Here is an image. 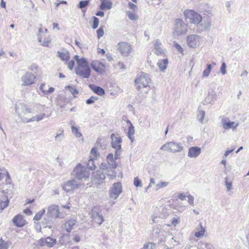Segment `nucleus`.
Returning a JSON list of instances; mask_svg holds the SVG:
<instances>
[{
	"instance_id": "nucleus-1",
	"label": "nucleus",
	"mask_w": 249,
	"mask_h": 249,
	"mask_svg": "<svg viewBox=\"0 0 249 249\" xmlns=\"http://www.w3.org/2000/svg\"><path fill=\"white\" fill-rule=\"evenodd\" d=\"M135 84L137 86L138 90L143 91L144 94L146 95L150 90L149 83L151 82V79L149 76L145 73H141L138 74L135 80Z\"/></svg>"
},
{
	"instance_id": "nucleus-2",
	"label": "nucleus",
	"mask_w": 249,
	"mask_h": 249,
	"mask_svg": "<svg viewBox=\"0 0 249 249\" xmlns=\"http://www.w3.org/2000/svg\"><path fill=\"white\" fill-rule=\"evenodd\" d=\"M66 214L61 212L59 209V206L57 205L52 204L49 206L47 209V212L46 213V217H47L46 219L47 222H49L52 221L53 219L56 218H63Z\"/></svg>"
},
{
	"instance_id": "nucleus-3",
	"label": "nucleus",
	"mask_w": 249,
	"mask_h": 249,
	"mask_svg": "<svg viewBox=\"0 0 249 249\" xmlns=\"http://www.w3.org/2000/svg\"><path fill=\"white\" fill-rule=\"evenodd\" d=\"M186 21L197 25L202 21V17L198 13L192 10H186L183 13Z\"/></svg>"
},
{
	"instance_id": "nucleus-4",
	"label": "nucleus",
	"mask_w": 249,
	"mask_h": 249,
	"mask_svg": "<svg viewBox=\"0 0 249 249\" xmlns=\"http://www.w3.org/2000/svg\"><path fill=\"white\" fill-rule=\"evenodd\" d=\"M73 175L78 179H86L89 178L90 173L86 165L78 164L73 170Z\"/></svg>"
},
{
	"instance_id": "nucleus-5",
	"label": "nucleus",
	"mask_w": 249,
	"mask_h": 249,
	"mask_svg": "<svg viewBox=\"0 0 249 249\" xmlns=\"http://www.w3.org/2000/svg\"><path fill=\"white\" fill-rule=\"evenodd\" d=\"M160 150L166 152L175 153L181 152L183 150V146L180 143L170 142L164 144L160 147Z\"/></svg>"
},
{
	"instance_id": "nucleus-6",
	"label": "nucleus",
	"mask_w": 249,
	"mask_h": 249,
	"mask_svg": "<svg viewBox=\"0 0 249 249\" xmlns=\"http://www.w3.org/2000/svg\"><path fill=\"white\" fill-rule=\"evenodd\" d=\"M111 147L115 149V158L118 159L122 152V148L121 147V143L122 142V139L120 137H117L114 134L111 135Z\"/></svg>"
},
{
	"instance_id": "nucleus-7",
	"label": "nucleus",
	"mask_w": 249,
	"mask_h": 249,
	"mask_svg": "<svg viewBox=\"0 0 249 249\" xmlns=\"http://www.w3.org/2000/svg\"><path fill=\"white\" fill-rule=\"evenodd\" d=\"M159 241L160 243L164 242L167 249H172L177 246L178 242L175 240L171 234L164 232L163 234L159 235Z\"/></svg>"
},
{
	"instance_id": "nucleus-8",
	"label": "nucleus",
	"mask_w": 249,
	"mask_h": 249,
	"mask_svg": "<svg viewBox=\"0 0 249 249\" xmlns=\"http://www.w3.org/2000/svg\"><path fill=\"white\" fill-rule=\"evenodd\" d=\"M100 212L99 207H94L89 213L92 221L98 225H101L104 221V218L103 215L100 213Z\"/></svg>"
},
{
	"instance_id": "nucleus-9",
	"label": "nucleus",
	"mask_w": 249,
	"mask_h": 249,
	"mask_svg": "<svg viewBox=\"0 0 249 249\" xmlns=\"http://www.w3.org/2000/svg\"><path fill=\"white\" fill-rule=\"evenodd\" d=\"M188 25L179 18L176 19L174 26V33L177 35H182L186 33L187 32Z\"/></svg>"
},
{
	"instance_id": "nucleus-10",
	"label": "nucleus",
	"mask_w": 249,
	"mask_h": 249,
	"mask_svg": "<svg viewBox=\"0 0 249 249\" xmlns=\"http://www.w3.org/2000/svg\"><path fill=\"white\" fill-rule=\"evenodd\" d=\"M22 86H28L34 84L36 81V76L31 72H26L21 77Z\"/></svg>"
},
{
	"instance_id": "nucleus-11",
	"label": "nucleus",
	"mask_w": 249,
	"mask_h": 249,
	"mask_svg": "<svg viewBox=\"0 0 249 249\" xmlns=\"http://www.w3.org/2000/svg\"><path fill=\"white\" fill-rule=\"evenodd\" d=\"M221 123L223 128L225 130L230 129L234 130L239 125V123L231 121L228 117H223L221 118Z\"/></svg>"
},
{
	"instance_id": "nucleus-12",
	"label": "nucleus",
	"mask_w": 249,
	"mask_h": 249,
	"mask_svg": "<svg viewBox=\"0 0 249 249\" xmlns=\"http://www.w3.org/2000/svg\"><path fill=\"white\" fill-rule=\"evenodd\" d=\"M201 37L197 35H191L187 37V43L190 48H195L200 44Z\"/></svg>"
},
{
	"instance_id": "nucleus-13",
	"label": "nucleus",
	"mask_w": 249,
	"mask_h": 249,
	"mask_svg": "<svg viewBox=\"0 0 249 249\" xmlns=\"http://www.w3.org/2000/svg\"><path fill=\"white\" fill-rule=\"evenodd\" d=\"M122 192V186L120 182L115 183L113 184L109 191V196L114 199L118 198Z\"/></svg>"
},
{
	"instance_id": "nucleus-14",
	"label": "nucleus",
	"mask_w": 249,
	"mask_h": 249,
	"mask_svg": "<svg viewBox=\"0 0 249 249\" xmlns=\"http://www.w3.org/2000/svg\"><path fill=\"white\" fill-rule=\"evenodd\" d=\"M116 168L108 166L106 163H102L100 168L101 170L104 171L112 179H114L116 177V172L115 171Z\"/></svg>"
},
{
	"instance_id": "nucleus-15",
	"label": "nucleus",
	"mask_w": 249,
	"mask_h": 249,
	"mask_svg": "<svg viewBox=\"0 0 249 249\" xmlns=\"http://www.w3.org/2000/svg\"><path fill=\"white\" fill-rule=\"evenodd\" d=\"M38 244L41 246H47L49 248L53 247L56 243L55 238L48 236L46 238H41L38 241Z\"/></svg>"
},
{
	"instance_id": "nucleus-16",
	"label": "nucleus",
	"mask_w": 249,
	"mask_h": 249,
	"mask_svg": "<svg viewBox=\"0 0 249 249\" xmlns=\"http://www.w3.org/2000/svg\"><path fill=\"white\" fill-rule=\"evenodd\" d=\"M119 50L125 56H128L132 50L131 46L126 42H121L118 44Z\"/></svg>"
},
{
	"instance_id": "nucleus-17",
	"label": "nucleus",
	"mask_w": 249,
	"mask_h": 249,
	"mask_svg": "<svg viewBox=\"0 0 249 249\" xmlns=\"http://www.w3.org/2000/svg\"><path fill=\"white\" fill-rule=\"evenodd\" d=\"M90 66L93 70L99 73L102 74L105 71V65L98 60L93 61L90 64Z\"/></svg>"
},
{
	"instance_id": "nucleus-18",
	"label": "nucleus",
	"mask_w": 249,
	"mask_h": 249,
	"mask_svg": "<svg viewBox=\"0 0 249 249\" xmlns=\"http://www.w3.org/2000/svg\"><path fill=\"white\" fill-rule=\"evenodd\" d=\"M79 184L75 179L68 181L63 186V189L67 192H70L79 187Z\"/></svg>"
},
{
	"instance_id": "nucleus-19",
	"label": "nucleus",
	"mask_w": 249,
	"mask_h": 249,
	"mask_svg": "<svg viewBox=\"0 0 249 249\" xmlns=\"http://www.w3.org/2000/svg\"><path fill=\"white\" fill-rule=\"evenodd\" d=\"M153 43L154 47L155 53L157 55H164L165 54V50L162 48L161 43L160 42V40H154Z\"/></svg>"
},
{
	"instance_id": "nucleus-20",
	"label": "nucleus",
	"mask_w": 249,
	"mask_h": 249,
	"mask_svg": "<svg viewBox=\"0 0 249 249\" xmlns=\"http://www.w3.org/2000/svg\"><path fill=\"white\" fill-rule=\"evenodd\" d=\"M74 58V59L76 61V62L78 65L77 67L75 69H78V72L79 74H83V73H82L81 69L82 68V67L89 66L87 61L84 58L79 59L78 55H75Z\"/></svg>"
},
{
	"instance_id": "nucleus-21",
	"label": "nucleus",
	"mask_w": 249,
	"mask_h": 249,
	"mask_svg": "<svg viewBox=\"0 0 249 249\" xmlns=\"http://www.w3.org/2000/svg\"><path fill=\"white\" fill-rule=\"evenodd\" d=\"M201 152V149L198 146H192L189 148L188 157L190 158H196Z\"/></svg>"
},
{
	"instance_id": "nucleus-22",
	"label": "nucleus",
	"mask_w": 249,
	"mask_h": 249,
	"mask_svg": "<svg viewBox=\"0 0 249 249\" xmlns=\"http://www.w3.org/2000/svg\"><path fill=\"white\" fill-rule=\"evenodd\" d=\"M13 223L18 227H22L26 224V222L23 218V216L21 214H18L12 219Z\"/></svg>"
},
{
	"instance_id": "nucleus-23",
	"label": "nucleus",
	"mask_w": 249,
	"mask_h": 249,
	"mask_svg": "<svg viewBox=\"0 0 249 249\" xmlns=\"http://www.w3.org/2000/svg\"><path fill=\"white\" fill-rule=\"evenodd\" d=\"M16 113L18 116H20L21 113L26 114L31 112V110L26 105L20 104L18 105H16L15 107Z\"/></svg>"
},
{
	"instance_id": "nucleus-24",
	"label": "nucleus",
	"mask_w": 249,
	"mask_h": 249,
	"mask_svg": "<svg viewBox=\"0 0 249 249\" xmlns=\"http://www.w3.org/2000/svg\"><path fill=\"white\" fill-rule=\"evenodd\" d=\"M77 220L73 218H71L67 220L64 223L63 226L64 228L67 232H70L73 228V227L76 225Z\"/></svg>"
},
{
	"instance_id": "nucleus-25",
	"label": "nucleus",
	"mask_w": 249,
	"mask_h": 249,
	"mask_svg": "<svg viewBox=\"0 0 249 249\" xmlns=\"http://www.w3.org/2000/svg\"><path fill=\"white\" fill-rule=\"evenodd\" d=\"M116 159L115 158V156H113V154L110 153L108 154L107 157V165L108 166L112 167L113 168H117L118 164L116 162Z\"/></svg>"
},
{
	"instance_id": "nucleus-26",
	"label": "nucleus",
	"mask_w": 249,
	"mask_h": 249,
	"mask_svg": "<svg viewBox=\"0 0 249 249\" xmlns=\"http://www.w3.org/2000/svg\"><path fill=\"white\" fill-rule=\"evenodd\" d=\"M81 71L82 73H83V74H79L78 72V69H75L76 73L78 75L80 76L83 78H88L90 76L91 71L89 66L82 67V68L81 69Z\"/></svg>"
},
{
	"instance_id": "nucleus-27",
	"label": "nucleus",
	"mask_w": 249,
	"mask_h": 249,
	"mask_svg": "<svg viewBox=\"0 0 249 249\" xmlns=\"http://www.w3.org/2000/svg\"><path fill=\"white\" fill-rule=\"evenodd\" d=\"M217 96L215 91L213 89H210L206 98V101L209 103H212L217 99Z\"/></svg>"
},
{
	"instance_id": "nucleus-28",
	"label": "nucleus",
	"mask_w": 249,
	"mask_h": 249,
	"mask_svg": "<svg viewBox=\"0 0 249 249\" xmlns=\"http://www.w3.org/2000/svg\"><path fill=\"white\" fill-rule=\"evenodd\" d=\"M65 139L64 131L63 129H60L54 136V142L56 143H60Z\"/></svg>"
},
{
	"instance_id": "nucleus-29",
	"label": "nucleus",
	"mask_w": 249,
	"mask_h": 249,
	"mask_svg": "<svg viewBox=\"0 0 249 249\" xmlns=\"http://www.w3.org/2000/svg\"><path fill=\"white\" fill-rule=\"evenodd\" d=\"M40 89L44 95H47L53 93L54 91V89L53 87H49L45 84H42L40 86Z\"/></svg>"
},
{
	"instance_id": "nucleus-30",
	"label": "nucleus",
	"mask_w": 249,
	"mask_h": 249,
	"mask_svg": "<svg viewBox=\"0 0 249 249\" xmlns=\"http://www.w3.org/2000/svg\"><path fill=\"white\" fill-rule=\"evenodd\" d=\"M101 3L100 6V9L102 10H109L113 5L112 2L111 0H100Z\"/></svg>"
},
{
	"instance_id": "nucleus-31",
	"label": "nucleus",
	"mask_w": 249,
	"mask_h": 249,
	"mask_svg": "<svg viewBox=\"0 0 249 249\" xmlns=\"http://www.w3.org/2000/svg\"><path fill=\"white\" fill-rule=\"evenodd\" d=\"M58 57L62 61H67L70 57V54L68 51L63 50L57 52Z\"/></svg>"
},
{
	"instance_id": "nucleus-32",
	"label": "nucleus",
	"mask_w": 249,
	"mask_h": 249,
	"mask_svg": "<svg viewBox=\"0 0 249 249\" xmlns=\"http://www.w3.org/2000/svg\"><path fill=\"white\" fill-rule=\"evenodd\" d=\"M198 247L199 249H215L212 244L208 242H200Z\"/></svg>"
},
{
	"instance_id": "nucleus-33",
	"label": "nucleus",
	"mask_w": 249,
	"mask_h": 249,
	"mask_svg": "<svg viewBox=\"0 0 249 249\" xmlns=\"http://www.w3.org/2000/svg\"><path fill=\"white\" fill-rule=\"evenodd\" d=\"M89 87L94 92L99 95L102 96L105 94L104 89L100 87H98L94 85H90Z\"/></svg>"
},
{
	"instance_id": "nucleus-34",
	"label": "nucleus",
	"mask_w": 249,
	"mask_h": 249,
	"mask_svg": "<svg viewBox=\"0 0 249 249\" xmlns=\"http://www.w3.org/2000/svg\"><path fill=\"white\" fill-rule=\"evenodd\" d=\"M105 172L103 173L100 171H98L95 172L93 175L94 179L96 180L99 183L100 182L103 181L105 178Z\"/></svg>"
},
{
	"instance_id": "nucleus-35",
	"label": "nucleus",
	"mask_w": 249,
	"mask_h": 249,
	"mask_svg": "<svg viewBox=\"0 0 249 249\" xmlns=\"http://www.w3.org/2000/svg\"><path fill=\"white\" fill-rule=\"evenodd\" d=\"M197 231L195 232L194 235L196 237L199 238L203 236L206 231L205 229L203 227L202 223H199V228H196Z\"/></svg>"
},
{
	"instance_id": "nucleus-36",
	"label": "nucleus",
	"mask_w": 249,
	"mask_h": 249,
	"mask_svg": "<svg viewBox=\"0 0 249 249\" xmlns=\"http://www.w3.org/2000/svg\"><path fill=\"white\" fill-rule=\"evenodd\" d=\"M168 63V60L167 59L160 60L157 63L159 69L161 71H164L167 67V65Z\"/></svg>"
},
{
	"instance_id": "nucleus-37",
	"label": "nucleus",
	"mask_w": 249,
	"mask_h": 249,
	"mask_svg": "<svg viewBox=\"0 0 249 249\" xmlns=\"http://www.w3.org/2000/svg\"><path fill=\"white\" fill-rule=\"evenodd\" d=\"M135 133L134 127L132 124H130V126L128 127V131L127 132V136L129 139L131 140V142H133L134 140V135Z\"/></svg>"
},
{
	"instance_id": "nucleus-38",
	"label": "nucleus",
	"mask_w": 249,
	"mask_h": 249,
	"mask_svg": "<svg viewBox=\"0 0 249 249\" xmlns=\"http://www.w3.org/2000/svg\"><path fill=\"white\" fill-rule=\"evenodd\" d=\"M212 25L211 21L209 19L204 20L200 24L202 29L204 30H209Z\"/></svg>"
},
{
	"instance_id": "nucleus-39",
	"label": "nucleus",
	"mask_w": 249,
	"mask_h": 249,
	"mask_svg": "<svg viewBox=\"0 0 249 249\" xmlns=\"http://www.w3.org/2000/svg\"><path fill=\"white\" fill-rule=\"evenodd\" d=\"M126 15L131 20L135 21L139 18V16L132 11H128L126 12Z\"/></svg>"
},
{
	"instance_id": "nucleus-40",
	"label": "nucleus",
	"mask_w": 249,
	"mask_h": 249,
	"mask_svg": "<svg viewBox=\"0 0 249 249\" xmlns=\"http://www.w3.org/2000/svg\"><path fill=\"white\" fill-rule=\"evenodd\" d=\"M9 200L8 198H0V208L1 210H3L9 205Z\"/></svg>"
},
{
	"instance_id": "nucleus-41",
	"label": "nucleus",
	"mask_w": 249,
	"mask_h": 249,
	"mask_svg": "<svg viewBox=\"0 0 249 249\" xmlns=\"http://www.w3.org/2000/svg\"><path fill=\"white\" fill-rule=\"evenodd\" d=\"M170 221L171 224L168 225V226H171V225H173L174 226L176 227L180 222V218L179 216L176 215L175 216L172 218Z\"/></svg>"
},
{
	"instance_id": "nucleus-42",
	"label": "nucleus",
	"mask_w": 249,
	"mask_h": 249,
	"mask_svg": "<svg viewBox=\"0 0 249 249\" xmlns=\"http://www.w3.org/2000/svg\"><path fill=\"white\" fill-rule=\"evenodd\" d=\"M94 160L95 159H94L90 158V159L89 160L87 165H86L89 170V169L90 170H93L96 169V166L94 163Z\"/></svg>"
},
{
	"instance_id": "nucleus-43",
	"label": "nucleus",
	"mask_w": 249,
	"mask_h": 249,
	"mask_svg": "<svg viewBox=\"0 0 249 249\" xmlns=\"http://www.w3.org/2000/svg\"><path fill=\"white\" fill-rule=\"evenodd\" d=\"M90 155V158L97 159V157L99 156V153L98 152L97 148L93 147L91 149Z\"/></svg>"
},
{
	"instance_id": "nucleus-44",
	"label": "nucleus",
	"mask_w": 249,
	"mask_h": 249,
	"mask_svg": "<svg viewBox=\"0 0 249 249\" xmlns=\"http://www.w3.org/2000/svg\"><path fill=\"white\" fill-rule=\"evenodd\" d=\"M212 68L211 65H208L206 69L203 71L202 77H207L211 72Z\"/></svg>"
},
{
	"instance_id": "nucleus-45",
	"label": "nucleus",
	"mask_w": 249,
	"mask_h": 249,
	"mask_svg": "<svg viewBox=\"0 0 249 249\" xmlns=\"http://www.w3.org/2000/svg\"><path fill=\"white\" fill-rule=\"evenodd\" d=\"M71 131L74 134L76 138H79L82 137V134L77 127H75L74 126H72Z\"/></svg>"
},
{
	"instance_id": "nucleus-46",
	"label": "nucleus",
	"mask_w": 249,
	"mask_h": 249,
	"mask_svg": "<svg viewBox=\"0 0 249 249\" xmlns=\"http://www.w3.org/2000/svg\"><path fill=\"white\" fill-rule=\"evenodd\" d=\"M45 212V209H43L39 212H38L34 216V220L36 221H38L41 219L42 215L44 214Z\"/></svg>"
},
{
	"instance_id": "nucleus-47",
	"label": "nucleus",
	"mask_w": 249,
	"mask_h": 249,
	"mask_svg": "<svg viewBox=\"0 0 249 249\" xmlns=\"http://www.w3.org/2000/svg\"><path fill=\"white\" fill-rule=\"evenodd\" d=\"M205 115V112L204 111L200 110L198 111V114H197V119L198 120V121L201 123H203V119L204 118Z\"/></svg>"
},
{
	"instance_id": "nucleus-48",
	"label": "nucleus",
	"mask_w": 249,
	"mask_h": 249,
	"mask_svg": "<svg viewBox=\"0 0 249 249\" xmlns=\"http://www.w3.org/2000/svg\"><path fill=\"white\" fill-rule=\"evenodd\" d=\"M65 89H68L74 97H76V95L78 93V91L75 88L70 86H66Z\"/></svg>"
},
{
	"instance_id": "nucleus-49",
	"label": "nucleus",
	"mask_w": 249,
	"mask_h": 249,
	"mask_svg": "<svg viewBox=\"0 0 249 249\" xmlns=\"http://www.w3.org/2000/svg\"><path fill=\"white\" fill-rule=\"evenodd\" d=\"M8 248L9 245L8 243L1 238L0 239V249H8Z\"/></svg>"
},
{
	"instance_id": "nucleus-50",
	"label": "nucleus",
	"mask_w": 249,
	"mask_h": 249,
	"mask_svg": "<svg viewBox=\"0 0 249 249\" xmlns=\"http://www.w3.org/2000/svg\"><path fill=\"white\" fill-rule=\"evenodd\" d=\"M173 46L177 49V50L180 53H183L184 50L182 47L177 42H173Z\"/></svg>"
},
{
	"instance_id": "nucleus-51",
	"label": "nucleus",
	"mask_w": 249,
	"mask_h": 249,
	"mask_svg": "<svg viewBox=\"0 0 249 249\" xmlns=\"http://www.w3.org/2000/svg\"><path fill=\"white\" fill-rule=\"evenodd\" d=\"M226 64L225 62H223L220 67V71L222 75H225L227 73Z\"/></svg>"
},
{
	"instance_id": "nucleus-52",
	"label": "nucleus",
	"mask_w": 249,
	"mask_h": 249,
	"mask_svg": "<svg viewBox=\"0 0 249 249\" xmlns=\"http://www.w3.org/2000/svg\"><path fill=\"white\" fill-rule=\"evenodd\" d=\"M98 100V97L95 96H91L89 99L86 100V104L90 105L94 103V102Z\"/></svg>"
},
{
	"instance_id": "nucleus-53",
	"label": "nucleus",
	"mask_w": 249,
	"mask_h": 249,
	"mask_svg": "<svg viewBox=\"0 0 249 249\" xmlns=\"http://www.w3.org/2000/svg\"><path fill=\"white\" fill-rule=\"evenodd\" d=\"M155 247V245L154 243H149L144 244L143 248L142 249H154Z\"/></svg>"
},
{
	"instance_id": "nucleus-54",
	"label": "nucleus",
	"mask_w": 249,
	"mask_h": 249,
	"mask_svg": "<svg viewBox=\"0 0 249 249\" xmlns=\"http://www.w3.org/2000/svg\"><path fill=\"white\" fill-rule=\"evenodd\" d=\"M134 185L136 187H142V183L141 181L139 179L138 177H135L134 179Z\"/></svg>"
},
{
	"instance_id": "nucleus-55",
	"label": "nucleus",
	"mask_w": 249,
	"mask_h": 249,
	"mask_svg": "<svg viewBox=\"0 0 249 249\" xmlns=\"http://www.w3.org/2000/svg\"><path fill=\"white\" fill-rule=\"evenodd\" d=\"M99 19L97 18L94 17H93V25H92V28L93 29H96L97 28V27L99 25Z\"/></svg>"
},
{
	"instance_id": "nucleus-56",
	"label": "nucleus",
	"mask_w": 249,
	"mask_h": 249,
	"mask_svg": "<svg viewBox=\"0 0 249 249\" xmlns=\"http://www.w3.org/2000/svg\"><path fill=\"white\" fill-rule=\"evenodd\" d=\"M97 37L98 39L102 37L104 35V31L102 28L100 27L97 30Z\"/></svg>"
},
{
	"instance_id": "nucleus-57",
	"label": "nucleus",
	"mask_w": 249,
	"mask_h": 249,
	"mask_svg": "<svg viewBox=\"0 0 249 249\" xmlns=\"http://www.w3.org/2000/svg\"><path fill=\"white\" fill-rule=\"evenodd\" d=\"M69 234H63L62 236H61L60 238V242H61V244H63V245H65V244H66L67 243H69V241H63V239L64 238H67V239H69Z\"/></svg>"
},
{
	"instance_id": "nucleus-58",
	"label": "nucleus",
	"mask_w": 249,
	"mask_h": 249,
	"mask_svg": "<svg viewBox=\"0 0 249 249\" xmlns=\"http://www.w3.org/2000/svg\"><path fill=\"white\" fill-rule=\"evenodd\" d=\"M89 1L88 0L80 1L79 2V8H83L87 6L89 4Z\"/></svg>"
},
{
	"instance_id": "nucleus-59",
	"label": "nucleus",
	"mask_w": 249,
	"mask_h": 249,
	"mask_svg": "<svg viewBox=\"0 0 249 249\" xmlns=\"http://www.w3.org/2000/svg\"><path fill=\"white\" fill-rule=\"evenodd\" d=\"M188 203L189 204L192 206H194V197L193 196L189 195L188 196Z\"/></svg>"
},
{
	"instance_id": "nucleus-60",
	"label": "nucleus",
	"mask_w": 249,
	"mask_h": 249,
	"mask_svg": "<svg viewBox=\"0 0 249 249\" xmlns=\"http://www.w3.org/2000/svg\"><path fill=\"white\" fill-rule=\"evenodd\" d=\"M160 232L161 231L159 226H157V227H155L153 230V233L156 235H159Z\"/></svg>"
},
{
	"instance_id": "nucleus-61",
	"label": "nucleus",
	"mask_w": 249,
	"mask_h": 249,
	"mask_svg": "<svg viewBox=\"0 0 249 249\" xmlns=\"http://www.w3.org/2000/svg\"><path fill=\"white\" fill-rule=\"evenodd\" d=\"M168 182H161L156 185L157 187L158 188H163L166 187L168 185Z\"/></svg>"
},
{
	"instance_id": "nucleus-62",
	"label": "nucleus",
	"mask_w": 249,
	"mask_h": 249,
	"mask_svg": "<svg viewBox=\"0 0 249 249\" xmlns=\"http://www.w3.org/2000/svg\"><path fill=\"white\" fill-rule=\"evenodd\" d=\"M36 116L37 122H39L44 119V118L45 117V113H40V114H38Z\"/></svg>"
},
{
	"instance_id": "nucleus-63",
	"label": "nucleus",
	"mask_w": 249,
	"mask_h": 249,
	"mask_svg": "<svg viewBox=\"0 0 249 249\" xmlns=\"http://www.w3.org/2000/svg\"><path fill=\"white\" fill-rule=\"evenodd\" d=\"M51 42V39L49 38L44 39L42 43V45L45 47H48Z\"/></svg>"
},
{
	"instance_id": "nucleus-64",
	"label": "nucleus",
	"mask_w": 249,
	"mask_h": 249,
	"mask_svg": "<svg viewBox=\"0 0 249 249\" xmlns=\"http://www.w3.org/2000/svg\"><path fill=\"white\" fill-rule=\"evenodd\" d=\"M74 64H75L74 61L73 60H71L68 63V68L70 70H72L74 67Z\"/></svg>"
}]
</instances>
